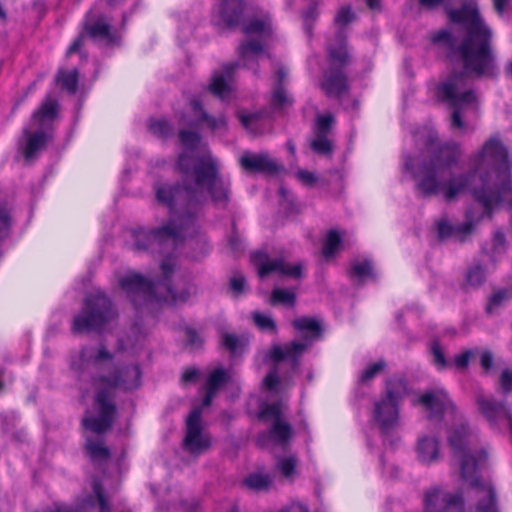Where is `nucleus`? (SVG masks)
I'll list each match as a JSON object with an SVG mask.
<instances>
[{
    "mask_svg": "<svg viewBox=\"0 0 512 512\" xmlns=\"http://www.w3.org/2000/svg\"><path fill=\"white\" fill-rule=\"evenodd\" d=\"M179 140L185 151L178 157L177 166L193 185L157 182L154 191L158 203L167 207L170 220L153 230L140 229L134 232V249L162 252L163 246H176L193 229L199 212L206 202V194L212 201L226 206L229 201L230 183L220 174L218 161L209 153L194 157L192 153L200 143V135L190 130H180Z\"/></svg>",
    "mask_w": 512,
    "mask_h": 512,
    "instance_id": "f257e3e1",
    "label": "nucleus"
},
{
    "mask_svg": "<svg viewBox=\"0 0 512 512\" xmlns=\"http://www.w3.org/2000/svg\"><path fill=\"white\" fill-rule=\"evenodd\" d=\"M449 19L462 25L465 36L460 43L448 31L442 30L432 37L434 43H443L449 49L454 70L436 88L437 97L450 106L452 129L465 131L468 124L463 115L467 111L477 113L481 97L473 86L474 79L491 78L497 74L496 57L492 48V32L473 4H464L448 12Z\"/></svg>",
    "mask_w": 512,
    "mask_h": 512,
    "instance_id": "f03ea898",
    "label": "nucleus"
},
{
    "mask_svg": "<svg viewBox=\"0 0 512 512\" xmlns=\"http://www.w3.org/2000/svg\"><path fill=\"white\" fill-rule=\"evenodd\" d=\"M425 145L430 153L428 162H423L417 167L410 166L408 162L405 164L406 169L412 172L416 188L422 196H435L441 192L446 201H452L469 190L474 199L486 210L500 200L503 189L488 194L489 179L486 177L489 167H492L500 185H507L506 149L497 137L488 139L482 149L471 158L470 172L449 178L445 177V171L458 163L462 155L460 145L453 141L439 142L434 131H428Z\"/></svg>",
    "mask_w": 512,
    "mask_h": 512,
    "instance_id": "7ed1b4c3",
    "label": "nucleus"
},
{
    "mask_svg": "<svg viewBox=\"0 0 512 512\" xmlns=\"http://www.w3.org/2000/svg\"><path fill=\"white\" fill-rule=\"evenodd\" d=\"M141 384V370L137 364L115 369L109 375H99L92 379L95 389L93 408L96 415L89 412L82 419V426L94 434L109 431L115 420L117 407L114 401L115 391L133 390Z\"/></svg>",
    "mask_w": 512,
    "mask_h": 512,
    "instance_id": "20e7f679",
    "label": "nucleus"
},
{
    "mask_svg": "<svg viewBox=\"0 0 512 512\" xmlns=\"http://www.w3.org/2000/svg\"><path fill=\"white\" fill-rule=\"evenodd\" d=\"M175 262L171 257L161 263L163 280L152 282L138 273H128L120 279V286L127 294L135 308L156 302L178 303L185 302L195 293L193 284L188 280H180L174 286L170 283V276L174 270Z\"/></svg>",
    "mask_w": 512,
    "mask_h": 512,
    "instance_id": "39448f33",
    "label": "nucleus"
},
{
    "mask_svg": "<svg viewBox=\"0 0 512 512\" xmlns=\"http://www.w3.org/2000/svg\"><path fill=\"white\" fill-rule=\"evenodd\" d=\"M468 429L461 424L449 431L448 442L456 457L460 461L461 478L468 482L480 497L476 506L477 512H498L496 506V492L489 481L481 480L478 470L487 460V452L480 450L475 454L468 453Z\"/></svg>",
    "mask_w": 512,
    "mask_h": 512,
    "instance_id": "423d86ee",
    "label": "nucleus"
},
{
    "mask_svg": "<svg viewBox=\"0 0 512 512\" xmlns=\"http://www.w3.org/2000/svg\"><path fill=\"white\" fill-rule=\"evenodd\" d=\"M407 394V383L404 378L394 376L386 381L385 394L375 401L373 408V418L384 433L399 425V407Z\"/></svg>",
    "mask_w": 512,
    "mask_h": 512,
    "instance_id": "0eeeda50",
    "label": "nucleus"
},
{
    "mask_svg": "<svg viewBox=\"0 0 512 512\" xmlns=\"http://www.w3.org/2000/svg\"><path fill=\"white\" fill-rule=\"evenodd\" d=\"M116 311L111 300L101 291L90 293L81 312L73 320L74 333L84 331H101L116 317Z\"/></svg>",
    "mask_w": 512,
    "mask_h": 512,
    "instance_id": "6e6552de",
    "label": "nucleus"
},
{
    "mask_svg": "<svg viewBox=\"0 0 512 512\" xmlns=\"http://www.w3.org/2000/svg\"><path fill=\"white\" fill-rule=\"evenodd\" d=\"M293 326L301 332H306L302 337V341H293L283 347L275 345L270 350L269 355L275 363L288 360L291 362L292 368H296L298 365V357L313 341L320 337L321 325L314 318L300 317L293 321Z\"/></svg>",
    "mask_w": 512,
    "mask_h": 512,
    "instance_id": "1a4fd4ad",
    "label": "nucleus"
},
{
    "mask_svg": "<svg viewBox=\"0 0 512 512\" xmlns=\"http://www.w3.org/2000/svg\"><path fill=\"white\" fill-rule=\"evenodd\" d=\"M285 405L279 401L268 404L260 411V418L269 423V429L258 436V445L265 447L269 444L285 446L293 435L292 426L284 418Z\"/></svg>",
    "mask_w": 512,
    "mask_h": 512,
    "instance_id": "9d476101",
    "label": "nucleus"
},
{
    "mask_svg": "<svg viewBox=\"0 0 512 512\" xmlns=\"http://www.w3.org/2000/svg\"><path fill=\"white\" fill-rule=\"evenodd\" d=\"M201 415V408L196 407L191 411L186 421V435L183 439V447L193 455L204 453L211 445L209 435L202 430Z\"/></svg>",
    "mask_w": 512,
    "mask_h": 512,
    "instance_id": "9b49d317",
    "label": "nucleus"
},
{
    "mask_svg": "<svg viewBox=\"0 0 512 512\" xmlns=\"http://www.w3.org/2000/svg\"><path fill=\"white\" fill-rule=\"evenodd\" d=\"M251 261L257 268L261 278L272 272L289 276L295 279L302 277L303 266L301 263L289 264L283 258H270L266 252L256 251L251 254Z\"/></svg>",
    "mask_w": 512,
    "mask_h": 512,
    "instance_id": "f8f14e48",
    "label": "nucleus"
},
{
    "mask_svg": "<svg viewBox=\"0 0 512 512\" xmlns=\"http://www.w3.org/2000/svg\"><path fill=\"white\" fill-rule=\"evenodd\" d=\"M93 494L85 497L81 503L69 505L65 503H54L43 512H91L97 501L99 512H111L108 498L106 497L101 483L94 479L92 482Z\"/></svg>",
    "mask_w": 512,
    "mask_h": 512,
    "instance_id": "ddd939ff",
    "label": "nucleus"
},
{
    "mask_svg": "<svg viewBox=\"0 0 512 512\" xmlns=\"http://www.w3.org/2000/svg\"><path fill=\"white\" fill-rule=\"evenodd\" d=\"M424 505L426 510L441 508L443 512H465V502L461 493H449L438 487L426 491Z\"/></svg>",
    "mask_w": 512,
    "mask_h": 512,
    "instance_id": "4468645a",
    "label": "nucleus"
},
{
    "mask_svg": "<svg viewBox=\"0 0 512 512\" xmlns=\"http://www.w3.org/2000/svg\"><path fill=\"white\" fill-rule=\"evenodd\" d=\"M484 217V213L481 212L478 215L473 213L472 209L466 211V221L462 224L453 226L447 219L442 218L436 221L437 235L440 240H446L450 237H457L460 241H464L465 237L469 235L475 225Z\"/></svg>",
    "mask_w": 512,
    "mask_h": 512,
    "instance_id": "2eb2a0df",
    "label": "nucleus"
},
{
    "mask_svg": "<svg viewBox=\"0 0 512 512\" xmlns=\"http://www.w3.org/2000/svg\"><path fill=\"white\" fill-rule=\"evenodd\" d=\"M321 89L328 97L341 99L349 90L348 78L343 69L330 66L323 73Z\"/></svg>",
    "mask_w": 512,
    "mask_h": 512,
    "instance_id": "dca6fc26",
    "label": "nucleus"
},
{
    "mask_svg": "<svg viewBox=\"0 0 512 512\" xmlns=\"http://www.w3.org/2000/svg\"><path fill=\"white\" fill-rule=\"evenodd\" d=\"M240 164L244 170L252 173L275 174L282 169L267 153L245 152L240 158Z\"/></svg>",
    "mask_w": 512,
    "mask_h": 512,
    "instance_id": "f3484780",
    "label": "nucleus"
},
{
    "mask_svg": "<svg viewBox=\"0 0 512 512\" xmlns=\"http://www.w3.org/2000/svg\"><path fill=\"white\" fill-rule=\"evenodd\" d=\"M239 63L231 62L223 65L221 72H215L210 84V91L222 100H227L231 94L230 81Z\"/></svg>",
    "mask_w": 512,
    "mask_h": 512,
    "instance_id": "a211bd4d",
    "label": "nucleus"
},
{
    "mask_svg": "<svg viewBox=\"0 0 512 512\" xmlns=\"http://www.w3.org/2000/svg\"><path fill=\"white\" fill-rule=\"evenodd\" d=\"M417 403L434 415L453 408L451 400L443 389L426 391L417 399Z\"/></svg>",
    "mask_w": 512,
    "mask_h": 512,
    "instance_id": "6ab92c4d",
    "label": "nucleus"
},
{
    "mask_svg": "<svg viewBox=\"0 0 512 512\" xmlns=\"http://www.w3.org/2000/svg\"><path fill=\"white\" fill-rule=\"evenodd\" d=\"M238 54L243 66L252 69L255 75H258V69L254 67V64L258 62L260 56L265 54L270 57V54L265 51L264 45L256 39L242 42L238 48Z\"/></svg>",
    "mask_w": 512,
    "mask_h": 512,
    "instance_id": "aec40b11",
    "label": "nucleus"
},
{
    "mask_svg": "<svg viewBox=\"0 0 512 512\" xmlns=\"http://www.w3.org/2000/svg\"><path fill=\"white\" fill-rule=\"evenodd\" d=\"M505 169H507V173H508L507 185L505 186V189H503V192L501 193L502 195H501L500 200L498 202H496V203H493L489 210H486V208L482 205L484 216L487 215L488 217H491L493 209L495 207H497L500 203L506 201L508 199V196L512 195V182H511V174H510V165H509V162H508V154L507 153H506V156H505ZM486 177L489 179V188H487V193L488 194H491L492 191L493 192L494 191H499V190H502V188H504L503 185H500V183H499V181L497 179L496 173L493 171L492 167H489L488 174H486Z\"/></svg>",
    "mask_w": 512,
    "mask_h": 512,
    "instance_id": "412c9836",
    "label": "nucleus"
},
{
    "mask_svg": "<svg viewBox=\"0 0 512 512\" xmlns=\"http://www.w3.org/2000/svg\"><path fill=\"white\" fill-rule=\"evenodd\" d=\"M328 54L331 66L343 69L349 63V54L347 50V42L342 30H339L333 42L328 45Z\"/></svg>",
    "mask_w": 512,
    "mask_h": 512,
    "instance_id": "4be33fe9",
    "label": "nucleus"
},
{
    "mask_svg": "<svg viewBox=\"0 0 512 512\" xmlns=\"http://www.w3.org/2000/svg\"><path fill=\"white\" fill-rule=\"evenodd\" d=\"M85 29L93 39L112 41L110 24L103 16L95 17L93 10L87 14Z\"/></svg>",
    "mask_w": 512,
    "mask_h": 512,
    "instance_id": "5701e85b",
    "label": "nucleus"
},
{
    "mask_svg": "<svg viewBox=\"0 0 512 512\" xmlns=\"http://www.w3.org/2000/svg\"><path fill=\"white\" fill-rule=\"evenodd\" d=\"M243 0H222L220 6V17L223 23L229 27L238 26L243 18Z\"/></svg>",
    "mask_w": 512,
    "mask_h": 512,
    "instance_id": "b1692460",
    "label": "nucleus"
},
{
    "mask_svg": "<svg viewBox=\"0 0 512 512\" xmlns=\"http://www.w3.org/2000/svg\"><path fill=\"white\" fill-rule=\"evenodd\" d=\"M111 359L112 354L103 345L100 348L84 347L80 352V363L74 368L82 372L90 364L97 365L101 361Z\"/></svg>",
    "mask_w": 512,
    "mask_h": 512,
    "instance_id": "393cba45",
    "label": "nucleus"
},
{
    "mask_svg": "<svg viewBox=\"0 0 512 512\" xmlns=\"http://www.w3.org/2000/svg\"><path fill=\"white\" fill-rule=\"evenodd\" d=\"M507 250V242L504 233L497 229L490 244L482 246V252L489 258L490 262L496 264Z\"/></svg>",
    "mask_w": 512,
    "mask_h": 512,
    "instance_id": "a878e982",
    "label": "nucleus"
},
{
    "mask_svg": "<svg viewBox=\"0 0 512 512\" xmlns=\"http://www.w3.org/2000/svg\"><path fill=\"white\" fill-rule=\"evenodd\" d=\"M348 276L357 285H362L368 279H374L375 273L370 260H354L351 262Z\"/></svg>",
    "mask_w": 512,
    "mask_h": 512,
    "instance_id": "bb28decb",
    "label": "nucleus"
},
{
    "mask_svg": "<svg viewBox=\"0 0 512 512\" xmlns=\"http://www.w3.org/2000/svg\"><path fill=\"white\" fill-rule=\"evenodd\" d=\"M417 452L419 459L424 463H431L438 459L439 442L436 437L422 436L418 439Z\"/></svg>",
    "mask_w": 512,
    "mask_h": 512,
    "instance_id": "cd10ccee",
    "label": "nucleus"
},
{
    "mask_svg": "<svg viewBox=\"0 0 512 512\" xmlns=\"http://www.w3.org/2000/svg\"><path fill=\"white\" fill-rule=\"evenodd\" d=\"M243 485L254 492H268L273 485V477L269 473L253 472L245 477Z\"/></svg>",
    "mask_w": 512,
    "mask_h": 512,
    "instance_id": "c85d7f7f",
    "label": "nucleus"
},
{
    "mask_svg": "<svg viewBox=\"0 0 512 512\" xmlns=\"http://www.w3.org/2000/svg\"><path fill=\"white\" fill-rule=\"evenodd\" d=\"M246 35L256 34L261 37H267L272 34L271 19L268 15L252 18L242 28Z\"/></svg>",
    "mask_w": 512,
    "mask_h": 512,
    "instance_id": "c756f323",
    "label": "nucleus"
},
{
    "mask_svg": "<svg viewBox=\"0 0 512 512\" xmlns=\"http://www.w3.org/2000/svg\"><path fill=\"white\" fill-rule=\"evenodd\" d=\"M191 106L195 116L198 117V123H205L211 130L222 129L226 126L224 116H219L217 118L210 116L203 110L202 105L198 100H192Z\"/></svg>",
    "mask_w": 512,
    "mask_h": 512,
    "instance_id": "7c9ffc66",
    "label": "nucleus"
},
{
    "mask_svg": "<svg viewBox=\"0 0 512 512\" xmlns=\"http://www.w3.org/2000/svg\"><path fill=\"white\" fill-rule=\"evenodd\" d=\"M25 133L28 135V138L26 147L24 149V156L27 160H30L45 147L47 142V134L43 131L29 133L27 130H25Z\"/></svg>",
    "mask_w": 512,
    "mask_h": 512,
    "instance_id": "2f4dec72",
    "label": "nucleus"
},
{
    "mask_svg": "<svg viewBox=\"0 0 512 512\" xmlns=\"http://www.w3.org/2000/svg\"><path fill=\"white\" fill-rule=\"evenodd\" d=\"M231 378L230 372L222 367L215 368L207 377L205 389L218 392Z\"/></svg>",
    "mask_w": 512,
    "mask_h": 512,
    "instance_id": "473e14b6",
    "label": "nucleus"
},
{
    "mask_svg": "<svg viewBox=\"0 0 512 512\" xmlns=\"http://www.w3.org/2000/svg\"><path fill=\"white\" fill-rule=\"evenodd\" d=\"M294 103L293 97L284 86H273L270 104L274 109L285 110Z\"/></svg>",
    "mask_w": 512,
    "mask_h": 512,
    "instance_id": "72a5a7b5",
    "label": "nucleus"
},
{
    "mask_svg": "<svg viewBox=\"0 0 512 512\" xmlns=\"http://www.w3.org/2000/svg\"><path fill=\"white\" fill-rule=\"evenodd\" d=\"M221 344L232 356H236L243 352L247 342L243 337L231 333H223Z\"/></svg>",
    "mask_w": 512,
    "mask_h": 512,
    "instance_id": "f704fd0d",
    "label": "nucleus"
},
{
    "mask_svg": "<svg viewBox=\"0 0 512 512\" xmlns=\"http://www.w3.org/2000/svg\"><path fill=\"white\" fill-rule=\"evenodd\" d=\"M298 459L294 455L279 457L276 467L281 475L287 479L293 480L298 472Z\"/></svg>",
    "mask_w": 512,
    "mask_h": 512,
    "instance_id": "c9c22d12",
    "label": "nucleus"
},
{
    "mask_svg": "<svg viewBox=\"0 0 512 512\" xmlns=\"http://www.w3.org/2000/svg\"><path fill=\"white\" fill-rule=\"evenodd\" d=\"M486 280L484 267L479 263L471 265L465 274V284L472 288L480 287Z\"/></svg>",
    "mask_w": 512,
    "mask_h": 512,
    "instance_id": "e433bc0d",
    "label": "nucleus"
},
{
    "mask_svg": "<svg viewBox=\"0 0 512 512\" xmlns=\"http://www.w3.org/2000/svg\"><path fill=\"white\" fill-rule=\"evenodd\" d=\"M86 450L94 461L107 460L110 457L109 449L99 440L87 438Z\"/></svg>",
    "mask_w": 512,
    "mask_h": 512,
    "instance_id": "4c0bfd02",
    "label": "nucleus"
},
{
    "mask_svg": "<svg viewBox=\"0 0 512 512\" xmlns=\"http://www.w3.org/2000/svg\"><path fill=\"white\" fill-rule=\"evenodd\" d=\"M57 112V103L51 98H47L41 107L33 113V121H43L45 119H52Z\"/></svg>",
    "mask_w": 512,
    "mask_h": 512,
    "instance_id": "58836bf2",
    "label": "nucleus"
},
{
    "mask_svg": "<svg viewBox=\"0 0 512 512\" xmlns=\"http://www.w3.org/2000/svg\"><path fill=\"white\" fill-rule=\"evenodd\" d=\"M341 242H342L341 236L339 235V233L336 230H333V229L330 230L327 233V236H326V239H325V242L323 245V249H322V253H323L324 257L325 258L332 257L339 249Z\"/></svg>",
    "mask_w": 512,
    "mask_h": 512,
    "instance_id": "ea45409f",
    "label": "nucleus"
},
{
    "mask_svg": "<svg viewBox=\"0 0 512 512\" xmlns=\"http://www.w3.org/2000/svg\"><path fill=\"white\" fill-rule=\"evenodd\" d=\"M241 124L252 134H260L262 132V115L260 113L240 114Z\"/></svg>",
    "mask_w": 512,
    "mask_h": 512,
    "instance_id": "a19ab883",
    "label": "nucleus"
},
{
    "mask_svg": "<svg viewBox=\"0 0 512 512\" xmlns=\"http://www.w3.org/2000/svg\"><path fill=\"white\" fill-rule=\"evenodd\" d=\"M311 149L320 155H330L333 151V143L327 135L315 134L310 143Z\"/></svg>",
    "mask_w": 512,
    "mask_h": 512,
    "instance_id": "79ce46f5",
    "label": "nucleus"
},
{
    "mask_svg": "<svg viewBox=\"0 0 512 512\" xmlns=\"http://www.w3.org/2000/svg\"><path fill=\"white\" fill-rule=\"evenodd\" d=\"M296 301V293L292 290L275 288L271 293L272 304H283L294 306Z\"/></svg>",
    "mask_w": 512,
    "mask_h": 512,
    "instance_id": "37998d69",
    "label": "nucleus"
},
{
    "mask_svg": "<svg viewBox=\"0 0 512 512\" xmlns=\"http://www.w3.org/2000/svg\"><path fill=\"white\" fill-rule=\"evenodd\" d=\"M149 130L152 134L163 138L168 137L173 133L171 124L164 118L151 119Z\"/></svg>",
    "mask_w": 512,
    "mask_h": 512,
    "instance_id": "c03bdc74",
    "label": "nucleus"
},
{
    "mask_svg": "<svg viewBox=\"0 0 512 512\" xmlns=\"http://www.w3.org/2000/svg\"><path fill=\"white\" fill-rule=\"evenodd\" d=\"M334 124V117L331 113L320 114L316 117L314 133L319 135H329Z\"/></svg>",
    "mask_w": 512,
    "mask_h": 512,
    "instance_id": "a18cd8bd",
    "label": "nucleus"
},
{
    "mask_svg": "<svg viewBox=\"0 0 512 512\" xmlns=\"http://www.w3.org/2000/svg\"><path fill=\"white\" fill-rule=\"evenodd\" d=\"M508 297V292L505 289H498L494 291L486 305V313L492 314L508 300Z\"/></svg>",
    "mask_w": 512,
    "mask_h": 512,
    "instance_id": "49530a36",
    "label": "nucleus"
},
{
    "mask_svg": "<svg viewBox=\"0 0 512 512\" xmlns=\"http://www.w3.org/2000/svg\"><path fill=\"white\" fill-rule=\"evenodd\" d=\"M58 80H61L62 87L66 89L70 94H74L78 87V72L73 70L70 72H59Z\"/></svg>",
    "mask_w": 512,
    "mask_h": 512,
    "instance_id": "de8ad7c7",
    "label": "nucleus"
},
{
    "mask_svg": "<svg viewBox=\"0 0 512 512\" xmlns=\"http://www.w3.org/2000/svg\"><path fill=\"white\" fill-rule=\"evenodd\" d=\"M431 353L433 356V363L438 369H444L447 367L448 362L445 358L443 348L439 340H434L431 344Z\"/></svg>",
    "mask_w": 512,
    "mask_h": 512,
    "instance_id": "09e8293b",
    "label": "nucleus"
},
{
    "mask_svg": "<svg viewBox=\"0 0 512 512\" xmlns=\"http://www.w3.org/2000/svg\"><path fill=\"white\" fill-rule=\"evenodd\" d=\"M253 320L257 327L262 330L274 332L276 330V323L271 316L262 314L260 312L253 313Z\"/></svg>",
    "mask_w": 512,
    "mask_h": 512,
    "instance_id": "8fccbe9b",
    "label": "nucleus"
},
{
    "mask_svg": "<svg viewBox=\"0 0 512 512\" xmlns=\"http://www.w3.org/2000/svg\"><path fill=\"white\" fill-rule=\"evenodd\" d=\"M386 366L385 361L379 360L376 363L369 365L361 374L360 382L366 383L372 380L377 374H379Z\"/></svg>",
    "mask_w": 512,
    "mask_h": 512,
    "instance_id": "3c124183",
    "label": "nucleus"
},
{
    "mask_svg": "<svg viewBox=\"0 0 512 512\" xmlns=\"http://www.w3.org/2000/svg\"><path fill=\"white\" fill-rule=\"evenodd\" d=\"M146 335L145 332H142L139 325L135 324L131 328V334L128 335L129 346L131 348H136L138 344L144 339ZM128 347V345H124V343L120 342V349L124 350Z\"/></svg>",
    "mask_w": 512,
    "mask_h": 512,
    "instance_id": "603ef678",
    "label": "nucleus"
},
{
    "mask_svg": "<svg viewBox=\"0 0 512 512\" xmlns=\"http://www.w3.org/2000/svg\"><path fill=\"white\" fill-rule=\"evenodd\" d=\"M246 285V279L241 273H235L229 281L230 290L236 295H240L244 292Z\"/></svg>",
    "mask_w": 512,
    "mask_h": 512,
    "instance_id": "864d4df0",
    "label": "nucleus"
},
{
    "mask_svg": "<svg viewBox=\"0 0 512 512\" xmlns=\"http://www.w3.org/2000/svg\"><path fill=\"white\" fill-rule=\"evenodd\" d=\"M499 384L504 395L512 391V369L506 368L501 372Z\"/></svg>",
    "mask_w": 512,
    "mask_h": 512,
    "instance_id": "5fc2aeb1",
    "label": "nucleus"
},
{
    "mask_svg": "<svg viewBox=\"0 0 512 512\" xmlns=\"http://www.w3.org/2000/svg\"><path fill=\"white\" fill-rule=\"evenodd\" d=\"M354 19V15L350 9V7H342L337 12L334 22L338 26H345L352 22Z\"/></svg>",
    "mask_w": 512,
    "mask_h": 512,
    "instance_id": "6e6d98bb",
    "label": "nucleus"
},
{
    "mask_svg": "<svg viewBox=\"0 0 512 512\" xmlns=\"http://www.w3.org/2000/svg\"><path fill=\"white\" fill-rule=\"evenodd\" d=\"M477 350H466L463 353L456 355L454 358L455 366L458 369H466L469 365L470 359L474 357Z\"/></svg>",
    "mask_w": 512,
    "mask_h": 512,
    "instance_id": "4d7b16f0",
    "label": "nucleus"
},
{
    "mask_svg": "<svg viewBox=\"0 0 512 512\" xmlns=\"http://www.w3.org/2000/svg\"><path fill=\"white\" fill-rule=\"evenodd\" d=\"M274 69H275V72H274V76H275L274 86H280L281 85V86L285 87V84H286L287 79H288V69L285 66H283L282 64H280V63L275 64Z\"/></svg>",
    "mask_w": 512,
    "mask_h": 512,
    "instance_id": "13d9d810",
    "label": "nucleus"
},
{
    "mask_svg": "<svg viewBox=\"0 0 512 512\" xmlns=\"http://www.w3.org/2000/svg\"><path fill=\"white\" fill-rule=\"evenodd\" d=\"M185 334L187 342L192 348H198L202 345L203 339L193 328L187 327L185 329Z\"/></svg>",
    "mask_w": 512,
    "mask_h": 512,
    "instance_id": "bf43d9fd",
    "label": "nucleus"
},
{
    "mask_svg": "<svg viewBox=\"0 0 512 512\" xmlns=\"http://www.w3.org/2000/svg\"><path fill=\"white\" fill-rule=\"evenodd\" d=\"M279 384V377L277 373V369L271 370L264 379V386L270 390L274 391L277 389V385Z\"/></svg>",
    "mask_w": 512,
    "mask_h": 512,
    "instance_id": "052dcab7",
    "label": "nucleus"
},
{
    "mask_svg": "<svg viewBox=\"0 0 512 512\" xmlns=\"http://www.w3.org/2000/svg\"><path fill=\"white\" fill-rule=\"evenodd\" d=\"M188 246L190 248H194V246L199 245L200 246V252L195 255V257H199L201 255H204L208 251V243L204 236H199L197 239H190L188 241Z\"/></svg>",
    "mask_w": 512,
    "mask_h": 512,
    "instance_id": "680f3d73",
    "label": "nucleus"
},
{
    "mask_svg": "<svg viewBox=\"0 0 512 512\" xmlns=\"http://www.w3.org/2000/svg\"><path fill=\"white\" fill-rule=\"evenodd\" d=\"M481 367L488 372L493 366V355L490 351H484L480 357Z\"/></svg>",
    "mask_w": 512,
    "mask_h": 512,
    "instance_id": "e2e57ef3",
    "label": "nucleus"
},
{
    "mask_svg": "<svg viewBox=\"0 0 512 512\" xmlns=\"http://www.w3.org/2000/svg\"><path fill=\"white\" fill-rule=\"evenodd\" d=\"M279 512H309L308 508L298 502H292L289 505L282 508Z\"/></svg>",
    "mask_w": 512,
    "mask_h": 512,
    "instance_id": "0e129e2a",
    "label": "nucleus"
},
{
    "mask_svg": "<svg viewBox=\"0 0 512 512\" xmlns=\"http://www.w3.org/2000/svg\"><path fill=\"white\" fill-rule=\"evenodd\" d=\"M297 177L305 184H313L316 181L314 174L305 170H299Z\"/></svg>",
    "mask_w": 512,
    "mask_h": 512,
    "instance_id": "69168bd1",
    "label": "nucleus"
},
{
    "mask_svg": "<svg viewBox=\"0 0 512 512\" xmlns=\"http://www.w3.org/2000/svg\"><path fill=\"white\" fill-rule=\"evenodd\" d=\"M229 245L234 252H240L243 248L241 239L235 232L231 235L229 239Z\"/></svg>",
    "mask_w": 512,
    "mask_h": 512,
    "instance_id": "338daca9",
    "label": "nucleus"
},
{
    "mask_svg": "<svg viewBox=\"0 0 512 512\" xmlns=\"http://www.w3.org/2000/svg\"><path fill=\"white\" fill-rule=\"evenodd\" d=\"M198 374L199 372L195 368L187 369L182 375V380L184 382L193 381L198 376Z\"/></svg>",
    "mask_w": 512,
    "mask_h": 512,
    "instance_id": "774afa93",
    "label": "nucleus"
}]
</instances>
